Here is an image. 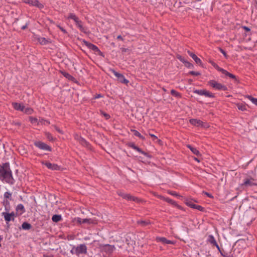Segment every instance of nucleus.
I'll return each instance as SVG.
<instances>
[{
    "instance_id": "nucleus-1",
    "label": "nucleus",
    "mask_w": 257,
    "mask_h": 257,
    "mask_svg": "<svg viewBox=\"0 0 257 257\" xmlns=\"http://www.w3.org/2000/svg\"><path fill=\"white\" fill-rule=\"evenodd\" d=\"M0 176L2 180L9 184L14 183L12 173L9 163H5L0 168Z\"/></svg>"
},
{
    "instance_id": "nucleus-2",
    "label": "nucleus",
    "mask_w": 257,
    "mask_h": 257,
    "mask_svg": "<svg viewBox=\"0 0 257 257\" xmlns=\"http://www.w3.org/2000/svg\"><path fill=\"white\" fill-rule=\"evenodd\" d=\"M208 85L211 86L213 88L218 90H226L227 87L223 85L216 80H210L208 82Z\"/></svg>"
},
{
    "instance_id": "nucleus-3",
    "label": "nucleus",
    "mask_w": 257,
    "mask_h": 257,
    "mask_svg": "<svg viewBox=\"0 0 257 257\" xmlns=\"http://www.w3.org/2000/svg\"><path fill=\"white\" fill-rule=\"evenodd\" d=\"M67 19L73 20L75 22L76 26L80 29V31L82 32L85 31L84 28L82 25V23L79 20L78 18L74 14H69V16L67 17Z\"/></svg>"
},
{
    "instance_id": "nucleus-4",
    "label": "nucleus",
    "mask_w": 257,
    "mask_h": 257,
    "mask_svg": "<svg viewBox=\"0 0 257 257\" xmlns=\"http://www.w3.org/2000/svg\"><path fill=\"white\" fill-rule=\"evenodd\" d=\"M86 252L87 247L85 244H80L71 250L72 253H75L77 255L86 253Z\"/></svg>"
},
{
    "instance_id": "nucleus-5",
    "label": "nucleus",
    "mask_w": 257,
    "mask_h": 257,
    "mask_svg": "<svg viewBox=\"0 0 257 257\" xmlns=\"http://www.w3.org/2000/svg\"><path fill=\"white\" fill-rule=\"evenodd\" d=\"M100 248L103 251L105 252L106 254H109L114 250L115 247L114 245L107 244L101 245Z\"/></svg>"
},
{
    "instance_id": "nucleus-6",
    "label": "nucleus",
    "mask_w": 257,
    "mask_h": 257,
    "mask_svg": "<svg viewBox=\"0 0 257 257\" xmlns=\"http://www.w3.org/2000/svg\"><path fill=\"white\" fill-rule=\"evenodd\" d=\"M194 93L199 95H204L207 97H213L214 95L205 89H196L194 91Z\"/></svg>"
},
{
    "instance_id": "nucleus-7",
    "label": "nucleus",
    "mask_w": 257,
    "mask_h": 257,
    "mask_svg": "<svg viewBox=\"0 0 257 257\" xmlns=\"http://www.w3.org/2000/svg\"><path fill=\"white\" fill-rule=\"evenodd\" d=\"M256 185L254 179L253 178H246L244 179L243 182L240 185L241 186L251 187Z\"/></svg>"
},
{
    "instance_id": "nucleus-8",
    "label": "nucleus",
    "mask_w": 257,
    "mask_h": 257,
    "mask_svg": "<svg viewBox=\"0 0 257 257\" xmlns=\"http://www.w3.org/2000/svg\"><path fill=\"white\" fill-rule=\"evenodd\" d=\"M24 2L32 6H35L39 9L43 8V5L40 3L38 0H23Z\"/></svg>"
},
{
    "instance_id": "nucleus-9",
    "label": "nucleus",
    "mask_w": 257,
    "mask_h": 257,
    "mask_svg": "<svg viewBox=\"0 0 257 257\" xmlns=\"http://www.w3.org/2000/svg\"><path fill=\"white\" fill-rule=\"evenodd\" d=\"M2 215L4 217L5 221L7 222V223L11 220H14L15 213L14 212L11 213L2 212Z\"/></svg>"
},
{
    "instance_id": "nucleus-10",
    "label": "nucleus",
    "mask_w": 257,
    "mask_h": 257,
    "mask_svg": "<svg viewBox=\"0 0 257 257\" xmlns=\"http://www.w3.org/2000/svg\"><path fill=\"white\" fill-rule=\"evenodd\" d=\"M35 145L39 148V149L45 151H51V149L50 146L47 145L46 144L41 142H36L35 143Z\"/></svg>"
},
{
    "instance_id": "nucleus-11",
    "label": "nucleus",
    "mask_w": 257,
    "mask_h": 257,
    "mask_svg": "<svg viewBox=\"0 0 257 257\" xmlns=\"http://www.w3.org/2000/svg\"><path fill=\"white\" fill-rule=\"evenodd\" d=\"M190 123L195 126H201V127H207V124H204L203 122L200 120V119H191L189 120Z\"/></svg>"
},
{
    "instance_id": "nucleus-12",
    "label": "nucleus",
    "mask_w": 257,
    "mask_h": 257,
    "mask_svg": "<svg viewBox=\"0 0 257 257\" xmlns=\"http://www.w3.org/2000/svg\"><path fill=\"white\" fill-rule=\"evenodd\" d=\"M43 164L45 165L48 169L52 170H58L60 167L56 164L51 163L48 162H43Z\"/></svg>"
},
{
    "instance_id": "nucleus-13",
    "label": "nucleus",
    "mask_w": 257,
    "mask_h": 257,
    "mask_svg": "<svg viewBox=\"0 0 257 257\" xmlns=\"http://www.w3.org/2000/svg\"><path fill=\"white\" fill-rule=\"evenodd\" d=\"M207 241L210 243V244H211L212 245H213L214 246H215L216 247V248H217V249L220 251V247L219 246V245H218L217 243L216 242V240H215V238L214 237V236L212 235H209L208 237H207Z\"/></svg>"
},
{
    "instance_id": "nucleus-14",
    "label": "nucleus",
    "mask_w": 257,
    "mask_h": 257,
    "mask_svg": "<svg viewBox=\"0 0 257 257\" xmlns=\"http://www.w3.org/2000/svg\"><path fill=\"white\" fill-rule=\"evenodd\" d=\"M188 54L194 60L196 63L199 65H202V61L195 54L188 51Z\"/></svg>"
},
{
    "instance_id": "nucleus-15",
    "label": "nucleus",
    "mask_w": 257,
    "mask_h": 257,
    "mask_svg": "<svg viewBox=\"0 0 257 257\" xmlns=\"http://www.w3.org/2000/svg\"><path fill=\"white\" fill-rule=\"evenodd\" d=\"M84 43H85L86 46L89 49L93 50L95 52H100V50H99V49L98 48V47L96 46H95L91 43L87 42H85Z\"/></svg>"
},
{
    "instance_id": "nucleus-16",
    "label": "nucleus",
    "mask_w": 257,
    "mask_h": 257,
    "mask_svg": "<svg viewBox=\"0 0 257 257\" xmlns=\"http://www.w3.org/2000/svg\"><path fill=\"white\" fill-rule=\"evenodd\" d=\"M13 107L17 110H20L23 112L24 109V105L22 103L13 102L12 103Z\"/></svg>"
},
{
    "instance_id": "nucleus-17",
    "label": "nucleus",
    "mask_w": 257,
    "mask_h": 257,
    "mask_svg": "<svg viewBox=\"0 0 257 257\" xmlns=\"http://www.w3.org/2000/svg\"><path fill=\"white\" fill-rule=\"evenodd\" d=\"M119 195L122 196L123 198L127 199L130 200L138 201V199L134 196H132L130 194H124L123 193H119Z\"/></svg>"
},
{
    "instance_id": "nucleus-18",
    "label": "nucleus",
    "mask_w": 257,
    "mask_h": 257,
    "mask_svg": "<svg viewBox=\"0 0 257 257\" xmlns=\"http://www.w3.org/2000/svg\"><path fill=\"white\" fill-rule=\"evenodd\" d=\"M158 242H161L164 244H172L173 242L171 240H168L163 237H159L156 238Z\"/></svg>"
},
{
    "instance_id": "nucleus-19",
    "label": "nucleus",
    "mask_w": 257,
    "mask_h": 257,
    "mask_svg": "<svg viewBox=\"0 0 257 257\" xmlns=\"http://www.w3.org/2000/svg\"><path fill=\"white\" fill-rule=\"evenodd\" d=\"M16 211L20 215L22 214L25 212V209L22 204H18L16 208Z\"/></svg>"
},
{
    "instance_id": "nucleus-20",
    "label": "nucleus",
    "mask_w": 257,
    "mask_h": 257,
    "mask_svg": "<svg viewBox=\"0 0 257 257\" xmlns=\"http://www.w3.org/2000/svg\"><path fill=\"white\" fill-rule=\"evenodd\" d=\"M187 147L191 150V151L196 156H200V153L199 151L195 148L192 147L191 145H187Z\"/></svg>"
},
{
    "instance_id": "nucleus-21",
    "label": "nucleus",
    "mask_w": 257,
    "mask_h": 257,
    "mask_svg": "<svg viewBox=\"0 0 257 257\" xmlns=\"http://www.w3.org/2000/svg\"><path fill=\"white\" fill-rule=\"evenodd\" d=\"M75 220L80 224L84 223H90L91 222L90 220L89 219H81L80 217L76 218Z\"/></svg>"
},
{
    "instance_id": "nucleus-22",
    "label": "nucleus",
    "mask_w": 257,
    "mask_h": 257,
    "mask_svg": "<svg viewBox=\"0 0 257 257\" xmlns=\"http://www.w3.org/2000/svg\"><path fill=\"white\" fill-rule=\"evenodd\" d=\"M37 39L38 42H39L40 44L42 45H45L48 42V41L45 38L43 37H37Z\"/></svg>"
},
{
    "instance_id": "nucleus-23",
    "label": "nucleus",
    "mask_w": 257,
    "mask_h": 257,
    "mask_svg": "<svg viewBox=\"0 0 257 257\" xmlns=\"http://www.w3.org/2000/svg\"><path fill=\"white\" fill-rule=\"evenodd\" d=\"M62 219V216L60 215H54L52 217V220L55 222H57Z\"/></svg>"
},
{
    "instance_id": "nucleus-24",
    "label": "nucleus",
    "mask_w": 257,
    "mask_h": 257,
    "mask_svg": "<svg viewBox=\"0 0 257 257\" xmlns=\"http://www.w3.org/2000/svg\"><path fill=\"white\" fill-rule=\"evenodd\" d=\"M221 72L222 74H224L226 76L229 77L231 78L234 79L235 78V76L234 75L228 72L226 70H225L223 69H222Z\"/></svg>"
},
{
    "instance_id": "nucleus-25",
    "label": "nucleus",
    "mask_w": 257,
    "mask_h": 257,
    "mask_svg": "<svg viewBox=\"0 0 257 257\" xmlns=\"http://www.w3.org/2000/svg\"><path fill=\"white\" fill-rule=\"evenodd\" d=\"M237 107L239 110H241V111H244V110H246V107L245 105L242 103L237 104Z\"/></svg>"
},
{
    "instance_id": "nucleus-26",
    "label": "nucleus",
    "mask_w": 257,
    "mask_h": 257,
    "mask_svg": "<svg viewBox=\"0 0 257 257\" xmlns=\"http://www.w3.org/2000/svg\"><path fill=\"white\" fill-rule=\"evenodd\" d=\"M247 98L252 103L257 106V98H254L250 95L246 96Z\"/></svg>"
},
{
    "instance_id": "nucleus-27",
    "label": "nucleus",
    "mask_w": 257,
    "mask_h": 257,
    "mask_svg": "<svg viewBox=\"0 0 257 257\" xmlns=\"http://www.w3.org/2000/svg\"><path fill=\"white\" fill-rule=\"evenodd\" d=\"M22 227L23 229L28 230L31 228V225L27 222H24L22 225Z\"/></svg>"
},
{
    "instance_id": "nucleus-28",
    "label": "nucleus",
    "mask_w": 257,
    "mask_h": 257,
    "mask_svg": "<svg viewBox=\"0 0 257 257\" xmlns=\"http://www.w3.org/2000/svg\"><path fill=\"white\" fill-rule=\"evenodd\" d=\"M118 80L122 83H124V84H127L129 81L128 80H127L126 79H125V78L124 77V76L122 75L120 78L119 79H118Z\"/></svg>"
},
{
    "instance_id": "nucleus-29",
    "label": "nucleus",
    "mask_w": 257,
    "mask_h": 257,
    "mask_svg": "<svg viewBox=\"0 0 257 257\" xmlns=\"http://www.w3.org/2000/svg\"><path fill=\"white\" fill-rule=\"evenodd\" d=\"M33 111V109L31 107L25 108V106H24V110L23 111V112H24L26 113H27V114H31V113H32Z\"/></svg>"
},
{
    "instance_id": "nucleus-30",
    "label": "nucleus",
    "mask_w": 257,
    "mask_h": 257,
    "mask_svg": "<svg viewBox=\"0 0 257 257\" xmlns=\"http://www.w3.org/2000/svg\"><path fill=\"white\" fill-rule=\"evenodd\" d=\"M212 65L215 68L217 71L221 72V70H222V68H220L216 64H215L214 62L211 63Z\"/></svg>"
},
{
    "instance_id": "nucleus-31",
    "label": "nucleus",
    "mask_w": 257,
    "mask_h": 257,
    "mask_svg": "<svg viewBox=\"0 0 257 257\" xmlns=\"http://www.w3.org/2000/svg\"><path fill=\"white\" fill-rule=\"evenodd\" d=\"M212 65L215 68L217 71L221 72V70H222V68H220L216 64H215L214 62L211 63Z\"/></svg>"
},
{
    "instance_id": "nucleus-32",
    "label": "nucleus",
    "mask_w": 257,
    "mask_h": 257,
    "mask_svg": "<svg viewBox=\"0 0 257 257\" xmlns=\"http://www.w3.org/2000/svg\"><path fill=\"white\" fill-rule=\"evenodd\" d=\"M185 203H186V204L187 206H189V207H191V208H194V205H195V204H193V203L192 202V201H190V200H186V201H185Z\"/></svg>"
},
{
    "instance_id": "nucleus-33",
    "label": "nucleus",
    "mask_w": 257,
    "mask_h": 257,
    "mask_svg": "<svg viewBox=\"0 0 257 257\" xmlns=\"http://www.w3.org/2000/svg\"><path fill=\"white\" fill-rule=\"evenodd\" d=\"M63 75L67 79L69 80H72L73 79V77L70 75L69 73L66 72H63Z\"/></svg>"
},
{
    "instance_id": "nucleus-34",
    "label": "nucleus",
    "mask_w": 257,
    "mask_h": 257,
    "mask_svg": "<svg viewBox=\"0 0 257 257\" xmlns=\"http://www.w3.org/2000/svg\"><path fill=\"white\" fill-rule=\"evenodd\" d=\"M134 132L135 136H137L143 140H144L145 138L141 135V134L139 132H138L137 131L134 130Z\"/></svg>"
},
{
    "instance_id": "nucleus-35",
    "label": "nucleus",
    "mask_w": 257,
    "mask_h": 257,
    "mask_svg": "<svg viewBox=\"0 0 257 257\" xmlns=\"http://www.w3.org/2000/svg\"><path fill=\"white\" fill-rule=\"evenodd\" d=\"M111 71L113 73V74L118 78L119 79L120 78V77L122 75L121 74H120L118 72H117L116 71H115V70H113V69H111Z\"/></svg>"
},
{
    "instance_id": "nucleus-36",
    "label": "nucleus",
    "mask_w": 257,
    "mask_h": 257,
    "mask_svg": "<svg viewBox=\"0 0 257 257\" xmlns=\"http://www.w3.org/2000/svg\"><path fill=\"white\" fill-rule=\"evenodd\" d=\"M30 120L32 123H35L37 122V119L35 117H30Z\"/></svg>"
},
{
    "instance_id": "nucleus-37",
    "label": "nucleus",
    "mask_w": 257,
    "mask_h": 257,
    "mask_svg": "<svg viewBox=\"0 0 257 257\" xmlns=\"http://www.w3.org/2000/svg\"><path fill=\"white\" fill-rule=\"evenodd\" d=\"M11 193L9 192H6L4 194V197L6 198H9L11 197Z\"/></svg>"
},
{
    "instance_id": "nucleus-38",
    "label": "nucleus",
    "mask_w": 257,
    "mask_h": 257,
    "mask_svg": "<svg viewBox=\"0 0 257 257\" xmlns=\"http://www.w3.org/2000/svg\"><path fill=\"white\" fill-rule=\"evenodd\" d=\"M46 136L49 140H50V141L53 140V138L52 135L50 133H46Z\"/></svg>"
},
{
    "instance_id": "nucleus-39",
    "label": "nucleus",
    "mask_w": 257,
    "mask_h": 257,
    "mask_svg": "<svg viewBox=\"0 0 257 257\" xmlns=\"http://www.w3.org/2000/svg\"><path fill=\"white\" fill-rule=\"evenodd\" d=\"M193 208L196 209L200 211H202L203 209V208L202 206L197 205H195Z\"/></svg>"
},
{
    "instance_id": "nucleus-40",
    "label": "nucleus",
    "mask_w": 257,
    "mask_h": 257,
    "mask_svg": "<svg viewBox=\"0 0 257 257\" xmlns=\"http://www.w3.org/2000/svg\"><path fill=\"white\" fill-rule=\"evenodd\" d=\"M184 64H185V66L187 67L191 68L193 67L192 64L187 61L186 62H184Z\"/></svg>"
},
{
    "instance_id": "nucleus-41",
    "label": "nucleus",
    "mask_w": 257,
    "mask_h": 257,
    "mask_svg": "<svg viewBox=\"0 0 257 257\" xmlns=\"http://www.w3.org/2000/svg\"><path fill=\"white\" fill-rule=\"evenodd\" d=\"M190 74L193 75H196V76H198V75H199L200 74V73L199 72H196V71H190L189 72Z\"/></svg>"
},
{
    "instance_id": "nucleus-42",
    "label": "nucleus",
    "mask_w": 257,
    "mask_h": 257,
    "mask_svg": "<svg viewBox=\"0 0 257 257\" xmlns=\"http://www.w3.org/2000/svg\"><path fill=\"white\" fill-rule=\"evenodd\" d=\"M135 150H136L137 151L141 153V154H145V153L142 151L139 148H138V147H136V148H135Z\"/></svg>"
},
{
    "instance_id": "nucleus-43",
    "label": "nucleus",
    "mask_w": 257,
    "mask_h": 257,
    "mask_svg": "<svg viewBox=\"0 0 257 257\" xmlns=\"http://www.w3.org/2000/svg\"><path fill=\"white\" fill-rule=\"evenodd\" d=\"M101 113L106 119H108L110 117L109 115L106 113L102 112Z\"/></svg>"
},
{
    "instance_id": "nucleus-44",
    "label": "nucleus",
    "mask_w": 257,
    "mask_h": 257,
    "mask_svg": "<svg viewBox=\"0 0 257 257\" xmlns=\"http://www.w3.org/2000/svg\"><path fill=\"white\" fill-rule=\"evenodd\" d=\"M219 50H220V52H221V53H222V54H223L225 57H226V56H227L226 53L225 52V51H224L223 49H222L220 48V49H219Z\"/></svg>"
},
{
    "instance_id": "nucleus-45",
    "label": "nucleus",
    "mask_w": 257,
    "mask_h": 257,
    "mask_svg": "<svg viewBox=\"0 0 257 257\" xmlns=\"http://www.w3.org/2000/svg\"><path fill=\"white\" fill-rule=\"evenodd\" d=\"M171 92L172 94L176 96H177L178 94V93L175 90L173 89L171 90Z\"/></svg>"
},
{
    "instance_id": "nucleus-46",
    "label": "nucleus",
    "mask_w": 257,
    "mask_h": 257,
    "mask_svg": "<svg viewBox=\"0 0 257 257\" xmlns=\"http://www.w3.org/2000/svg\"><path fill=\"white\" fill-rule=\"evenodd\" d=\"M178 58L182 62L184 63V62H186V61L185 60V59L182 58L181 56H178Z\"/></svg>"
},
{
    "instance_id": "nucleus-47",
    "label": "nucleus",
    "mask_w": 257,
    "mask_h": 257,
    "mask_svg": "<svg viewBox=\"0 0 257 257\" xmlns=\"http://www.w3.org/2000/svg\"><path fill=\"white\" fill-rule=\"evenodd\" d=\"M149 135L153 138L154 141L157 139V137L155 135L151 134H149Z\"/></svg>"
},
{
    "instance_id": "nucleus-48",
    "label": "nucleus",
    "mask_w": 257,
    "mask_h": 257,
    "mask_svg": "<svg viewBox=\"0 0 257 257\" xmlns=\"http://www.w3.org/2000/svg\"><path fill=\"white\" fill-rule=\"evenodd\" d=\"M102 97L101 95V94H97V95H96V96H95L94 97V99H97V98H100V97Z\"/></svg>"
},
{
    "instance_id": "nucleus-49",
    "label": "nucleus",
    "mask_w": 257,
    "mask_h": 257,
    "mask_svg": "<svg viewBox=\"0 0 257 257\" xmlns=\"http://www.w3.org/2000/svg\"><path fill=\"white\" fill-rule=\"evenodd\" d=\"M56 130H57V131H58L59 133H61V134H62V133H63L62 131L60 129H59V128H57V127H56Z\"/></svg>"
},
{
    "instance_id": "nucleus-50",
    "label": "nucleus",
    "mask_w": 257,
    "mask_h": 257,
    "mask_svg": "<svg viewBox=\"0 0 257 257\" xmlns=\"http://www.w3.org/2000/svg\"><path fill=\"white\" fill-rule=\"evenodd\" d=\"M59 27V28L61 29V30L62 31H63V32H64V33H65V32H66V31H65L63 28H61V27Z\"/></svg>"
},
{
    "instance_id": "nucleus-51",
    "label": "nucleus",
    "mask_w": 257,
    "mask_h": 257,
    "mask_svg": "<svg viewBox=\"0 0 257 257\" xmlns=\"http://www.w3.org/2000/svg\"><path fill=\"white\" fill-rule=\"evenodd\" d=\"M117 39H120V40H122V38L121 37V36L120 35H119L117 37Z\"/></svg>"
},
{
    "instance_id": "nucleus-52",
    "label": "nucleus",
    "mask_w": 257,
    "mask_h": 257,
    "mask_svg": "<svg viewBox=\"0 0 257 257\" xmlns=\"http://www.w3.org/2000/svg\"><path fill=\"white\" fill-rule=\"evenodd\" d=\"M81 141L82 143H83V142L86 143V141L83 138H81Z\"/></svg>"
},
{
    "instance_id": "nucleus-53",
    "label": "nucleus",
    "mask_w": 257,
    "mask_h": 257,
    "mask_svg": "<svg viewBox=\"0 0 257 257\" xmlns=\"http://www.w3.org/2000/svg\"><path fill=\"white\" fill-rule=\"evenodd\" d=\"M27 27V25H25V26H23L22 27V29H25Z\"/></svg>"
},
{
    "instance_id": "nucleus-54",
    "label": "nucleus",
    "mask_w": 257,
    "mask_h": 257,
    "mask_svg": "<svg viewBox=\"0 0 257 257\" xmlns=\"http://www.w3.org/2000/svg\"><path fill=\"white\" fill-rule=\"evenodd\" d=\"M194 160H195V161H196L197 162H200L199 160H198V159L197 158H194Z\"/></svg>"
},
{
    "instance_id": "nucleus-55",
    "label": "nucleus",
    "mask_w": 257,
    "mask_h": 257,
    "mask_svg": "<svg viewBox=\"0 0 257 257\" xmlns=\"http://www.w3.org/2000/svg\"><path fill=\"white\" fill-rule=\"evenodd\" d=\"M136 147H137V146H135V145H133V146H132V148H133L134 150H135V148H136Z\"/></svg>"
},
{
    "instance_id": "nucleus-56",
    "label": "nucleus",
    "mask_w": 257,
    "mask_h": 257,
    "mask_svg": "<svg viewBox=\"0 0 257 257\" xmlns=\"http://www.w3.org/2000/svg\"><path fill=\"white\" fill-rule=\"evenodd\" d=\"M206 194L208 196H209V197H212V196H211L210 195H209V194H208V193H206Z\"/></svg>"
},
{
    "instance_id": "nucleus-57",
    "label": "nucleus",
    "mask_w": 257,
    "mask_h": 257,
    "mask_svg": "<svg viewBox=\"0 0 257 257\" xmlns=\"http://www.w3.org/2000/svg\"><path fill=\"white\" fill-rule=\"evenodd\" d=\"M167 201H168L169 202H172V200L169 199H167Z\"/></svg>"
},
{
    "instance_id": "nucleus-58",
    "label": "nucleus",
    "mask_w": 257,
    "mask_h": 257,
    "mask_svg": "<svg viewBox=\"0 0 257 257\" xmlns=\"http://www.w3.org/2000/svg\"><path fill=\"white\" fill-rule=\"evenodd\" d=\"M44 257H53V256H48V255H47V256L44 255Z\"/></svg>"
}]
</instances>
